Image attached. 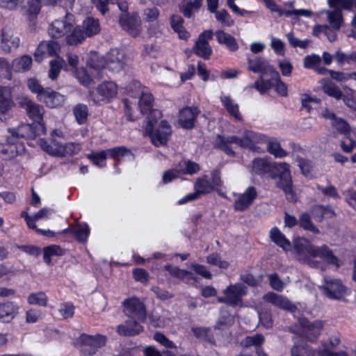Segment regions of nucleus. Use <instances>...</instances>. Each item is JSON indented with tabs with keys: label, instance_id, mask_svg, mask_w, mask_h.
I'll use <instances>...</instances> for the list:
<instances>
[{
	"label": "nucleus",
	"instance_id": "1",
	"mask_svg": "<svg viewBox=\"0 0 356 356\" xmlns=\"http://www.w3.org/2000/svg\"><path fill=\"white\" fill-rule=\"evenodd\" d=\"M293 248L298 259L307 263L311 266L321 268V264L314 261L316 258H320L323 261L334 266L336 268L342 264V262L333 254L327 245L314 246L305 238H296L293 241Z\"/></svg>",
	"mask_w": 356,
	"mask_h": 356
},
{
	"label": "nucleus",
	"instance_id": "2",
	"mask_svg": "<svg viewBox=\"0 0 356 356\" xmlns=\"http://www.w3.org/2000/svg\"><path fill=\"white\" fill-rule=\"evenodd\" d=\"M128 94L129 98L124 99L123 104L124 105V113L129 120L133 121L135 118L131 115V111L133 105L136 102L134 100L137 99L138 106L143 114L152 112V116L155 118H160L161 113L159 110H152L154 99L152 95L148 88L143 86L140 82L134 81L129 87Z\"/></svg>",
	"mask_w": 356,
	"mask_h": 356
},
{
	"label": "nucleus",
	"instance_id": "3",
	"mask_svg": "<svg viewBox=\"0 0 356 356\" xmlns=\"http://www.w3.org/2000/svg\"><path fill=\"white\" fill-rule=\"evenodd\" d=\"M268 138V137L263 134L245 130L242 138L233 136L227 138H224L219 136L217 138L216 144L227 154L233 155L234 151L229 147V144H236L243 147L249 148L253 151L259 152L260 148L256 147V145L266 143Z\"/></svg>",
	"mask_w": 356,
	"mask_h": 356
},
{
	"label": "nucleus",
	"instance_id": "4",
	"mask_svg": "<svg viewBox=\"0 0 356 356\" xmlns=\"http://www.w3.org/2000/svg\"><path fill=\"white\" fill-rule=\"evenodd\" d=\"M126 63L125 55L118 49H111L105 58H99L97 53H92L88 66L90 70L98 71L100 69L108 68L114 72H118L124 68Z\"/></svg>",
	"mask_w": 356,
	"mask_h": 356
},
{
	"label": "nucleus",
	"instance_id": "5",
	"mask_svg": "<svg viewBox=\"0 0 356 356\" xmlns=\"http://www.w3.org/2000/svg\"><path fill=\"white\" fill-rule=\"evenodd\" d=\"M321 116L330 121L334 129L339 133L344 135L345 139L341 143V147L345 152H350L355 146V140L353 138V134H355V129H353L346 122L341 118H337L335 115L327 109L321 113Z\"/></svg>",
	"mask_w": 356,
	"mask_h": 356
},
{
	"label": "nucleus",
	"instance_id": "6",
	"mask_svg": "<svg viewBox=\"0 0 356 356\" xmlns=\"http://www.w3.org/2000/svg\"><path fill=\"white\" fill-rule=\"evenodd\" d=\"M154 122H156L150 120L145 127V131L149 135L151 141L155 146L165 145L172 134V127L166 120H161L155 127Z\"/></svg>",
	"mask_w": 356,
	"mask_h": 356
},
{
	"label": "nucleus",
	"instance_id": "7",
	"mask_svg": "<svg viewBox=\"0 0 356 356\" xmlns=\"http://www.w3.org/2000/svg\"><path fill=\"white\" fill-rule=\"evenodd\" d=\"M271 172L275 173V176L280 177L278 186L283 189L287 199L296 201V197L292 188L289 165L285 162L273 163Z\"/></svg>",
	"mask_w": 356,
	"mask_h": 356
},
{
	"label": "nucleus",
	"instance_id": "8",
	"mask_svg": "<svg viewBox=\"0 0 356 356\" xmlns=\"http://www.w3.org/2000/svg\"><path fill=\"white\" fill-rule=\"evenodd\" d=\"M220 172L218 170H213L211 173V178L207 175H204L196 179L194 184V190L200 197L201 195L209 194L216 190L218 194L224 197V193L219 191L222 186Z\"/></svg>",
	"mask_w": 356,
	"mask_h": 356
},
{
	"label": "nucleus",
	"instance_id": "9",
	"mask_svg": "<svg viewBox=\"0 0 356 356\" xmlns=\"http://www.w3.org/2000/svg\"><path fill=\"white\" fill-rule=\"evenodd\" d=\"M223 296L218 298V302L232 307H243V297L248 293V287L242 283H236L227 286L222 291Z\"/></svg>",
	"mask_w": 356,
	"mask_h": 356
},
{
	"label": "nucleus",
	"instance_id": "10",
	"mask_svg": "<svg viewBox=\"0 0 356 356\" xmlns=\"http://www.w3.org/2000/svg\"><path fill=\"white\" fill-rule=\"evenodd\" d=\"M118 86L113 81H104L92 90L89 91L90 100L96 104L108 103L116 97Z\"/></svg>",
	"mask_w": 356,
	"mask_h": 356
},
{
	"label": "nucleus",
	"instance_id": "11",
	"mask_svg": "<svg viewBox=\"0 0 356 356\" xmlns=\"http://www.w3.org/2000/svg\"><path fill=\"white\" fill-rule=\"evenodd\" d=\"M10 135L18 140L19 138H35L38 136L44 135L47 128L44 122L39 124H21L17 129H9Z\"/></svg>",
	"mask_w": 356,
	"mask_h": 356
},
{
	"label": "nucleus",
	"instance_id": "12",
	"mask_svg": "<svg viewBox=\"0 0 356 356\" xmlns=\"http://www.w3.org/2000/svg\"><path fill=\"white\" fill-rule=\"evenodd\" d=\"M323 294L330 299H340L348 293V289L339 279L325 277L320 286Z\"/></svg>",
	"mask_w": 356,
	"mask_h": 356
},
{
	"label": "nucleus",
	"instance_id": "13",
	"mask_svg": "<svg viewBox=\"0 0 356 356\" xmlns=\"http://www.w3.org/2000/svg\"><path fill=\"white\" fill-rule=\"evenodd\" d=\"M74 17L72 14L67 13L61 19L54 20L49 26V35L53 38H60L67 35L74 27Z\"/></svg>",
	"mask_w": 356,
	"mask_h": 356
},
{
	"label": "nucleus",
	"instance_id": "14",
	"mask_svg": "<svg viewBox=\"0 0 356 356\" xmlns=\"http://www.w3.org/2000/svg\"><path fill=\"white\" fill-rule=\"evenodd\" d=\"M124 312L127 316L139 322H145L147 313L145 307L138 298L132 297L123 302Z\"/></svg>",
	"mask_w": 356,
	"mask_h": 356
},
{
	"label": "nucleus",
	"instance_id": "15",
	"mask_svg": "<svg viewBox=\"0 0 356 356\" xmlns=\"http://www.w3.org/2000/svg\"><path fill=\"white\" fill-rule=\"evenodd\" d=\"M299 325L300 330L296 332L311 342L315 341L318 339L323 327L321 321L309 322L305 318L299 320Z\"/></svg>",
	"mask_w": 356,
	"mask_h": 356
},
{
	"label": "nucleus",
	"instance_id": "16",
	"mask_svg": "<svg viewBox=\"0 0 356 356\" xmlns=\"http://www.w3.org/2000/svg\"><path fill=\"white\" fill-rule=\"evenodd\" d=\"M106 337L102 335L91 336L82 334L77 341V344L80 346L82 351L88 352L91 355L99 348L104 346L106 344Z\"/></svg>",
	"mask_w": 356,
	"mask_h": 356
},
{
	"label": "nucleus",
	"instance_id": "17",
	"mask_svg": "<svg viewBox=\"0 0 356 356\" xmlns=\"http://www.w3.org/2000/svg\"><path fill=\"white\" fill-rule=\"evenodd\" d=\"M257 196L254 187L249 186L243 193L236 195V198L234 202V209L236 211H243L248 209L253 203Z\"/></svg>",
	"mask_w": 356,
	"mask_h": 356
},
{
	"label": "nucleus",
	"instance_id": "18",
	"mask_svg": "<svg viewBox=\"0 0 356 356\" xmlns=\"http://www.w3.org/2000/svg\"><path fill=\"white\" fill-rule=\"evenodd\" d=\"M213 35V33L211 30L204 31L199 35L194 47L195 53L197 56L204 59L209 58L212 49L209 44V41L212 39Z\"/></svg>",
	"mask_w": 356,
	"mask_h": 356
},
{
	"label": "nucleus",
	"instance_id": "19",
	"mask_svg": "<svg viewBox=\"0 0 356 356\" xmlns=\"http://www.w3.org/2000/svg\"><path fill=\"white\" fill-rule=\"evenodd\" d=\"M20 44L19 38L14 33L12 29L5 27L1 31L0 47L5 53H10L12 50L19 47Z\"/></svg>",
	"mask_w": 356,
	"mask_h": 356
},
{
	"label": "nucleus",
	"instance_id": "20",
	"mask_svg": "<svg viewBox=\"0 0 356 356\" xmlns=\"http://www.w3.org/2000/svg\"><path fill=\"white\" fill-rule=\"evenodd\" d=\"M120 25L134 37L138 36L141 31V19L138 15L131 16L122 14L119 19Z\"/></svg>",
	"mask_w": 356,
	"mask_h": 356
},
{
	"label": "nucleus",
	"instance_id": "21",
	"mask_svg": "<svg viewBox=\"0 0 356 356\" xmlns=\"http://www.w3.org/2000/svg\"><path fill=\"white\" fill-rule=\"evenodd\" d=\"M24 151V145L19 143L16 138L10 135L7 138L6 143L3 146L1 153L5 159H12L23 154Z\"/></svg>",
	"mask_w": 356,
	"mask_h": 356
},
{
	"label": "nucleus",
	"instance_id": "22",
	"mask_svg": "<svg viewBox=\"0 0 356 356\" xmlns=\"http://www.w3.org/2000/svg\"><path fill=\"white\" fill-rule=\"evenodd\" d=\"M60 49L58 42L54 41L41 42L35 52V59L37 62H41L48 56L56 54Z\"/></svg>",
	"mask_w": 356,
	"mask_h": 356
},
{
	"label": "nucleus",
	"instance_id": "23",
	"mask_svg": "<svg viewBox=\"0 0 356 356\" xmlns=\"http://www.w3.org/2000/svg\"><path fill=\"white\" fill-rule=\"evenodd\" d=\"M264 301L271 303L272 305L291 312H294L296 309V305L292 304L286 297L281 295L275 293L273 292H268L263 297Z\"/></svg>",
	"mask_w": 356,
	"mask_h": 356
},
{
	"label": "nucleus",
	"instance_id": "24",
	"mask_svg": "<svg viewBox=\"0 0 356 356\" xmlns=\"http://www.w3.org/2000/svg\"><path fill=\"white\" fill-rule=\"evenodd\" d=\"M248 69L262 76H270L275 70L266 60L259 57L248 58Z\"/></svg>",
	"mask_w": 356,
	"mask_h": 356
},
{
	"label": "nucleus",
	"instance_id": "25",
	"mask_svg": "<svg viewBox=\"0 0 356 356\" xmlns=\"http://www.w3.org/2000/svg\"><path fill=\"white\" fill-rule=\"evenodd\" d=\"M199 111L196 107H186L179 113L178 121L179 124L186 129H191L194 127Z\"/></svg>",
	"mask_w": 356,
	"mask_h": 356
},
{
	"label": "nucleus",
	"instance_id": "26",
	"mask_svg": "<svg viewBox=\"0 0 356 356\" xmlns=\"http://www.w3.org/2000/svg\"><path fill=\"white\" fill-rule=\"evenodd\" d=\"M39 101L42 102L49 107L55 108L63 104L65 97L49 88H46L45 91L40 95Z\"/></svg>",
	"mask_w": 356,
	"mask_h": 356
},
{
	"label": "nucleus",
	"instance_id": "27",
	"mask_svg": "<svg viewBox=\"0 0 356 356\" xmlns=\"http://www.w3.org/2000/svg\"><path fill=\"white\" fill-rule=\"evenodd\" d=\"M40 147L48 154L63 157V145L56 138H50V141L41 138L38 141Z\"/></svg>",
	"mask_w": 356,
	"mask_h": 356
},
{
	"label": "nucleus",
	"instance_id": "28",
	"mask_svg": "<svg viewBox=\"0 0 356 356\" xmlns=\"http://www.w3.org/2000/svg\"><path fill=\"white\" fill-rule=\"evenodd\" d=\"M19 306L15 302L0 303V321H11L19 313Z\"/></svg>",
	"mask_w": 356,
	"mask_h": 356
},
{
	"label": "nucleus",
	"instance_id": "29",
	"mask_svg": "<svg viewBox=\"0 0 356 356\" xmlns=\"http://www.w3.org/2000/svg\"><path fill=\"white\" fill-rule=\"evenodd\" d=\"M136 319H130L124 323L118 325L117 331L119 334L123 336H134L143 331V327Z\"/></svg>",
	"mask_w": 356,
	"mask_h": 356
},
{
	"label": "nucleus",
	"instance_id": "30",
	"mask_svg": "<svg viewBox=\"0 0 356 356\" xmlns=\"http://www.w3.org/2000/svg\"><path fill=\"white\" fill-rule=\"evenodd\" d=\"M323 14L327 16V20L329 26L334 30L338 31L343 25V19L342 13L339 10H321L316 13V15L319 17Z\"/></svg>",
	"mask_w": 356,
	"mask_h": 356
},
{
	"label": "nucleus",
	"instance_id": "31",
	"mask_svg": "<svg viewBox=\"0 0 356 356\" xmlns=\"http://www.w3.org/2000/svg\"><path fill=\"white\" fill-rule=\"evenodd\" d=\"M13 105L12 100V88L0 86V120H3L4 115Z\"/></svg>",
	"mask_w": 356,
	"mask_h": 356
},
{
	"label": "nucleus",
	"instance_id": "32",
	"mask_svg": "<svg viewBox=\"0 0 356 356\" xmlns=\"http://www.w3.org/2000/svg\"><path fill=\"white\" fill-rule=\"evenodd\" d=\"M222 105L227 111L238 120H242L238 104L229 95L222 92L220 96Z\"/></svg>",
	"mask_w": 356,
	"mask_h": 356
},
{
	"label": "nucleus",
	"instance_id": "33",
	"mask_svg": "<svg viewBox=\"0 0 356 356\" xmlns=\"http://www.w3.org/2000/svg\"><path fill=\"white\" fill-rule=\"evenodd\" d=\"M218 42L225 45L229 50L236 51L238 49V44L234 36L222 30H218L214 33Z\"/></svg>",
	"mask_w": 356,
	"mask_h": 356
},
{
	"label": "nucleus",
	"instance_id": "34",
	"mask_svg": "<svg viewBox=\"0 0 356 356\" xmlns=\"http://www.w3.org/2000/svg\"><path fill=\"white\" fill-rule=\"evenodd\" d=\"M165 269L170 274L179 280H181L186 284H193L197 282V277L191 273L185 270L179 269L175 266H167Z\"/></svg>",
	"mask_w": 356,
	"mask_h": 356
},
{
	"label": "nucleus",
	"instance_id": "35",
	"mask_svg": "<svg viewBox=\"0 0 356 356\" xmlns=\"http://www.w3.org/2000/svg\"><path fill=\"white\" fill-rule=\"evenodd\" d=\"M86 38L92 37L100 32V24L97 19L87 17L80 25Z\"/></svg>",
	"mask_w": 356,
	"mask_h": 356
},
{
	"label": "nucleus",
	"instance_id": "36",
	"mask_svg": "<svg viewBox=\"0 0 356 356\" xmlns=\"http://www.w3.org/2000/svg\"><path fill=\"white\" fill-rule=\"evenodd\" d=\"M270 238L273 242L284 250L287 251L291 249L290 241L277 227H275L270 229Z\"/></svg>",
	"mask_w": 356,
	"mask_h": 356
},
{
	"label": "nucleus",
	"instance_id": "37",
	"mask_svg": "<svg viewBox=\"0 0 356 356\" xmlns=\"http://www.w3.org/2000/svg\"><path fill=\"white\" fill-rule=\"evenodd\" d=\"M86 38L80 25L72 29L66 35L65 40L70 45H78L82 43Z\"/></svg>",
	"mask_w": 356,
	"mask_h": 356
},
{
	"label": "nucleus",
	"instance_id": "38",
	"mask_svg": "<svg viewBox=\"0 0 356 356\" xmlns=\"http://www.w3.org/2000/svg\"><path fill=\"white\" fill-rule=\"evenodd\" d=\"M184 19L179 15H173L170 18L172 29L178 34L180 39L187 40L189 38V33L183 26Z\"/></svg>",
	"mask_w": 356,
	"mask_h": 356
},
{
	"label": "nucleus",
	"instance_id": "39",
	"mask_svg": "<svg viewBox=\"0 0 356 356\" xmlns=\"http://www.w3.org/2000/svg\"><path fill=\"white\" fill-rule=\"evenodd\" d=\"M28 117L33 120V123L39 124L43 122L44 108L42 106L33 102L30 107L26 110Z\"/></svg>",
	"mask_w": 356,
	"mask_h": 356
},
{
	"label": "nucleus",
	"instance_id": "40",
	"mask_svg": "<svg viewBox=\"0 0 356 356\" xmlns=\"http://www.w3.org/2000/svg\"><path fill=\"white\" fill-rule=\"evenodd\" d=\"M32 58L29 55H24L19 58L13 60L12 67L14 71L17 72H24L31 69L32 65Z\"/></svg>",
	"mask_w": 356,
	"mask_h": 356
},
{
	"label": "nucleus",
	"instance_id": "41",
	"mask_svg": "<svg viewBox=\"0 0 356 356\" xmlns=\"http://www.w3.org/2000/svg\"><path fill=\"white\" fill-rule=\"evenodd\" d=\"M267 149L268 152L276 158H284L288 153L282 147L280 143L275 138H268Z\"/></svg>",
	"mask_w": 356,
	"mask_h": 356
},
{
	"label": "nucleus",
	"instance_id": "42",
	"mask_svg": "<svg viewBox=\"0 0 356 356\" xmlns=\"http://www.w3.org/2000/svg\"><path fill=\"white\" fill-rule=\"evenodd\" d=\"M273 80V87L278 95L282 97H286L288 95V87L280 78L277 71L275 70L270 75Z\"/></svg>",
	"mask_w": 356,
	"mask_h": 356
},
{
	"label": "nucleus",
	"instance_id": "43",
	"mask_svg": "<svg viewBox=\"0 0 356 356\" xmlns=\"http://www.w3.org/2000/svg\"><path fill=\"white\" fill-rule=\"evenodd\" d=\"M273 163H269L265 159L257 158L252 161V171L259 175H263L271 172Z\"/></svg>",
	"mask_w": 356,
	"mask_h": 356
},
{
	"label": "nucleus",
	"instance_id": "44",
	"mask_svg": "<svg viewBox=\"0 0 356 356\" xmlns=\"http://www.w3.org/2000/svg\"><path fill=\"white\" fill-rule=\"evenodd\" d=\"M66 65L65 60L61 57H56L49 62L50 69L49 77L51 80L56 79L60 72V70Z\"/></svg>",
	"mask_w": 356,
	"mask_h": 356
},
{
	"label": "nucleus",
	"instance_id": "45",
	"mask_svg": "<svg viewBox=\"0 0 356 356\" xmlns=\"http://www.w3.org/2000/svg\"><path fill=\"white\" fill-rule=\"evenodd\" d=\"M320 83L323 92L327 95L337 99L342 97L343 95L340 89L330 81L322 79Z\"/></svg>",
	"mask_w": 356,
	"mask_h": 356
},
{
	"label": "nucleus",
	"instance_id": "46",
	"mask_svg": "<svg viewBox=\"0 0 356 356\" xmlns=\"http://www.w3.org/2000/svg\"><path fill=\"white\" fill-rule=\"evenodd\" d=\"M72 234L79 241L85 242L89 236L90 228L86 223L78 224L72 228Z\"/></svg>",
	"mask_w": 356,
	"mask_h": 356
},
{
	"label": "nucleus",
	"instance_id": "47",
	"mask_svg": "<svg viewBox=\"0 0 356 356\" xmlns=\"http://www.w3.org/2000/svg\"><path fill=\"white\" fill-rule=\"evenodd\" d=\"M48 298L43 291H38L30 293L27 297V302L31 305H39L46 307L47 305Z\"/></svg>",
	"mask_w": 356,
	"mask_h": 356
},
{
	"label": "nucleus",
	"instance_id": "48",
	"mask_svg": "<svg viewBox=\"0 0 356 356\" xmlns=\"http://www.w3.org/2000/svg\"><path fill=\"white\" fill-rule=\"evenodd\" d=\"M318 356H348L344 350L334 352L329 344L325 341H322L321 346L316 350Z\"/></svg>",
	"mask_w": 356,
	"mask_h": 356
},
{
	"label": "nucleus",
	"instance_id": "49",
	"mask_svg": "<svg viewBox=\"0 0 356 356\" xmlns=\"http://www.w3.org/2000/svg\"><path fill=\"white\" fill-rule=\"evenodd\" d=\"M201 6L202 1L194 0V1H188L183 4L180 7V10L185 17L190 18L200 8Z\"/></svg>",
	"mask_w": 356,
	"mask_h": 356
},
{
	"label": "nucleus",
	"instance_id": "50",
	"mask_svg": "<svg viewBox=\"0 0 356 356\" xmlns=\"http://www.w3.org/2000/svg\"><path fill=\"white\" fill-rule=\"evenodd\" d=\"M265 338L261 334H257L253 336H248L245 337L241 342V344L244 348H249L254 346L257 348L260 347L264 343Z\"/></svg>",
	"mask_w": 356,
	"mask_h": 356
},
{
	"label": "nucleus",
	"instance_id": "51",
	"mask_svg": "<svg viewBox=\"0 0 356 356\" xmlns=\"http://www.w3.org/2000/svg\"><path fill=\"white\" fill-rule=\"evenodd\" d=\"M73 113L76 122L79 124L85 123L88 116V109L86 105L77 104L73 109Z\"/></svg>",
	"mask_w": 356,
	"mask_h": 356
},
{
	"label": "nucleus",
	"instance_id": "52",
	"mask_svg": "<svg viewBox=\"0 0 356 356\" xmlns=\"http://www.w3.org/2000/svg\"><path fill=\"white\" fill-rule=\"evenodd\" d=\"M64 254L63 249L57 245H51L44 248L43 258L44 261L49 264L51 262V257L53 256H60Z\"/></svg>",
	"mask_w": 356,
	"mask_h": 356
},
{
	"label": "nucleus",
	"instance_id": "53",
	"mask_svg": "<svg viewBox=\"0 0 356 356\" xmlns=\"http://www.w3.org/2000/svg\"><path fill=\"white\" fill-rule=\"evenodd\" d=\"M321 58L317 54H312L305 56L304 59V67L307 69H314L318 73L322 74L323 70L318 68Z\"/></svg>",
	"mask_w": 356,
	"mask_h": 356
},
{
	"label": "nucleus",
	"instance_id": "54",
	"mask_svg": "<svg viewBox=\"0 0 356 356\" xmlns=\"http://www.w3.org/2000/svg\"><path fill=\"white\" fill-rule=\"evenodd\" d=\"M44 0H24L23 8L29 15H37Z\"/></svg>",
	"mask_w": 356,
	"mask_h": 356
},
{
	"label": "nucleus",
	"instance_id": "55",
	"mask_svg": "<svg viewBox=\"0 0 356 356\" xmlns=\"http://www.w3.org/2000/svg\"><path fill=\"white\" fill-rule=\"evenodd\" d=\"M181 175L188 174L192 175L200 170L198 164L190 161H184L179 163L178 165Z\"/></svg>",
	"mask_w": 356,
	"mask_h": 356
},
{
	"label": "nucleus",
	"instance_id": "56",
	"mask_svg": "<svg viewBox=\"0 0 356 356\" xmlns=\"http://www.w3.org/2000/svg\"><path fill=\"white\" fill-rule=\"evenodd\" d=\"M286 38L289 45L294 48L299 47L300 49H305L308 47L310 43V40L308 39L302 40L296 37L293 31L288 33L286 35Z\"/></svg>",
	"mask_w": 356,
	"mask_h": 356
},
{
	"label": "nucleus",
	"instance_id": "57",
	"mask_svg": "<svg viewBox=\"0 0 356 356\" xmlns=\"http://www.w3.org/2000/svg\"><path fill=\"white\" fill-rule=\"evenodd\" d=\"M273 85L271 78L270 79H265V76L260 75L259 79L254 82L252 87L256 88L261 94H264L270 89Z\"/></svg>",
	"mask_w": 356,
	"mask_h": 356
},
{
	"label": "nucleus",
	"instance_id": "58",
	"mask_svg": "<svg viewBox=\"0 0 356 356\" xmlns=\"http://www.w3.org/2000/svg\"><path fill=\"white\" fill-rule=\"evenodd\" d=\"M93 163L99 167L106 165V159L108 158L106 150H102L98 152H93L87 156Z\"/></svg>",
	"mask_w": 356,
	"mask_h": 356
},
{
	"label": "nucleus",
	"instance_id": "59",
	"mask_svg": "<svg viewBox=\"0 0 356 356\" xmlns=\"http://www.w3.org/2000/svg\"><path fill=\"white\" fill-rule=\"evenodd\" d=\"M299 223L304 229L309 230L314 234L319 233V229L312 222L310 216L307 213L301 215Z\"/></svg>",
	"mask_w": 356,
	"mask_h": 356
},
{
	"label": "nucleus",
	"instance_id": "60",
	"mask_svg": "<svg viewBox=\"0 0 356 356\" xmlns=\"http://www.w3.org/2000/svg\"><path fill=\"white\" fill-rule=\"evenodd\" d=\"M270 46L277 55L284 56L286 44L281 39L271 36Z\"/></svg>",
	"mask_w": 356,
	"mask_h": 356
},
{
	"label": "nucleus",
	"instance_id": "61",
	"mask_svg": "<svg viewBox=\"0 0 356 356\" xmlns=\"http://www.w3.org/2000/svg\"><path fill=\"white\" fill-rule=\"evenodd\" d=\"M314 353L307 345H296L291 350L292 356H314Z\"/></svg>",
	"mask_w": 356,
	"mask_h": 356
},
{
	"label": "nucleus",
	"instance_id": "62",
	"mask_svg": "<svg viewBox=\"0 0 356 356\" xmlns=\"http://www.w3.org/2000/svg\"><path fill=\"white\" fill-rule=\"evenodd\" d=\"M108 158L120 160L123 156L129 153V150L125 147H116L111 149H106Z\"/></svg>",
	"mask_w": 356,
	"mask_h": 356
},
{
	"label": "nucleus",
	"instance_id": "63",
	"mask_svg": "<svg viewBox=\"0 0 356 356\" xmlns=\"http://www.w3.org/2000/svg\"><path fill=\"white\" fill-rule=\"evenodd\" d=\"M216 18L225 26L230 27L234 24V20L225 10L216 12Z\"/></svg>",
	"mask_w": 356,
	"mask_h": 356
},
{
	"label": "nucleus",
	"instance_id": "64",
	"mask_svg": "<svg viewBox=\"0 0 356 356\" xmlns=\"http://www.w3.org/2000/svg\"><path fill=\"white\" fill-rule=\"evenodd\" d=\"M334 58L340 65H343L344 63H348L351 60L356 61V52H353L350 54H346L341 51H337L334 55Z\"/></svg>",
	"mask_w": 356,
	"mask_h": 356
}]
</instances>
